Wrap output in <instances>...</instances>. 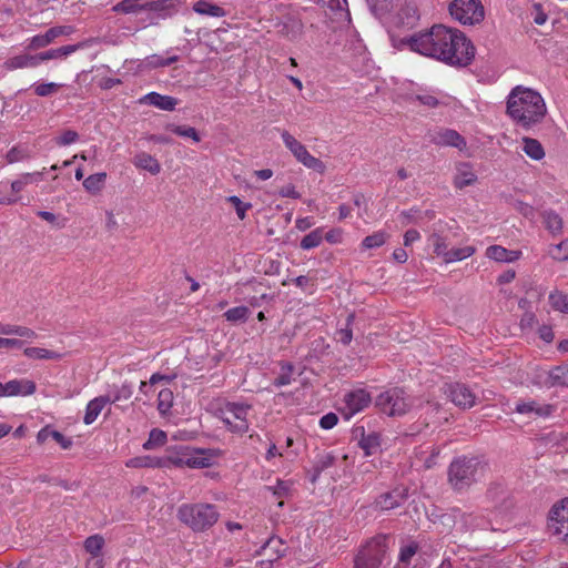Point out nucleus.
<instances>
[{
	"instance_id": "1",
	"label": "nucleus",
	"mask_w": 568,
	"mask_h": 568,
	"mask_svg": "<svg viewBox=\"0 0 568 568\" xmlns=\"http://www.w3.org/2000/svg\"><path fill=\"white\" fill-rule=\"evenodd\" d=\"M396 49H409L452 67H467L475 58V48L465 34L454 28L435 24L404 38L390 36Z\"/></svg>"
},
{
	"instance_id": "2",
	"label": "nucleus",
	"mask_w": 568,
	"mask_h": 568,
	"mask_svg": "<svg viewBox=\"0 0 568 568\" xmlns=\"http://www.w3.org/2000/svg\"><path fill=\"white\" fill-rule=\"evenodd\" d=\"M506 113L517 126L530 130L544 121L547 106L538 91L516 85L507 97Z\"/></svg>"
},
{
	"instance_id": "3",
	"label": "nucleus",
	"mask_w": 568,
	"mask_h": 568,
	"mask_svg": "<svg viewBox=\"0 0 568 568\" xmlns=\"http://www.w3.org/2000/svg\"><path fill=\"white\" fill-rule=\"evenodd\" d=\"M485 467L473 457H458L454 459L448 468V483L456 491L468 489L484 476Z\"/></svg>"
},
{
	"instance_id": "4",
	"label": "nucleus",
	"mask_w": 568,
	"mask_h": 568,
	"mask_svg": "<svg viewBox=\"0 0 568 568\" xmlns=\"http://www.w3.org/2000/svg\"><path fill=\"white\" fill-rule=\"evenodd\" d=\"M219 511L212 504H183L178 508V519L193 531H204L219 519Z\"/></svg>"
},
{
	"instance_id": "5",
	"label": "nucleus",
	"mask_w": 568,
	"mask_h": 568,
	"mask_svg": "<svg viewBox=\"0 0 568 568\" xmlns=\"http://www.w3.org/2000/svg\"><path fill=\"white\" fill-rule=\"evenodd\" d=\"M252 406L246 403L226 402L217 409V417L232 433L244 434L248 432V415Z\"/></svg>"
},
{
	"instance_id": "6",
	"label": "nucleus",
	"mask_w": 568,
	"mask_h": 568,
	"mask_svg": "<svg viewBox=\"0 0 568 568\" xmlns=\"http://www.w3.org/2000/svg\"><path fill=\"white\" fill-rule=\"evenodd\" d=\"M376 406L387 416L398 417L414 407V400L404 389L395 387L381 393L376 398Z\"/></svg>"
},
{
	"instance_id": "7",
	"label": "nucleus",
	"mask_w": 568,
	"mask_h": 568,
	"mask_svg": "<svg viewBox=\"0 0 568 568\" xmlns=\"http://www.w3.org/2000/svg\"><path fill=\"white\" fill-rule=\"evenodd\" d=\"M386 536H376L369 540L357 554L354 568H379L387 552Z\"/></svg>"
},
{
	"instance_id": "8",
	"label": "nucleus",
	"mask_w": 568,
	"mask_h": 568,
	"mask_svg": "<svg viewBox=\"0 0 568 568\" xmlns=\"http://www.w3.org/2000/svg\"><path fill=\"white\" fill-rule=\"evenodd\" d=\"M450 16L462 24H476L484 20L485 10L479 0H453Z\"/></svg>"
},
{
	"instance_id": "9",
	"label": "nucleus",
	"mask_w": 568,
	"mask_h": 568,
	"mask_svg": "<svg viewBox=\"0 0 568 568\" xmlns=\"http://www.w3.org/2000/svg\"><path fill=\"white\" fill-rule=\"evenodd\" d=\"M281 136L284 145L292 152V154L300 163H302L307 169L314 170L315 172H325L326 166L324 162L313 156L307 151L305 145L297 141L292 134H290L287 131H283Z\"/></svg>"
},
{
	"instance_id": "10",
	"label": "nucleus",
	"mask_w": 568,
	"mask_h": 568,
	"mask_svg": "<svg viewBox=\"0 0 568 568\" xmlns=\"http://www.w3.org/2000/svg\"><path fill=\"white\" fill-rule=\"evenodd\" d=\"M548 529L568 542V497L556 501L548 513Z\"/></svg>"
},
{
	"instance_id": "11",
	"label": "nucleus",
	"mask_w": 568,
	"mask_h": 568,
	"mask_svg": "<svg viewBox=\"0 0 568 568\" xmlns=\"http://www.w3.org/2000/svg\"><path fill=\"white\" fill-rule=\"evenodd\" d=\"M371 403V394L366 389L356 388L344 395L338 410L346 420H349L353 416L366 409Z\"/></svg>"
},
{
	"instance_id": "12",
	"label": "nucleus",
	"mask_w": 568,
	"mask_h": 568,
	"mask_svg": "<svg viewBox=\"0 0 568 568\" xmlns=\"http://www.w3.org/2000/svg\"><path fill=\"white\" fill-rule=\"evenodd\" d=\"M443 518L448 520L454 519L455 524H459V529L463 531L488 528V521L484 516L473 513H462L459 508H453L450 514L444 515Z\"/></svg>"
},
{
	"instance_id": "13",
	"label": "nucleus",
	"mask_w": 568,
	"mask_h": 568,
	"mask_svg": "<svg viewBox=\"0 0 568 568\" xmlns=\"http://www.w3.org/2000/svg\"><path fill=\"white\" fill-rule=\"evenodd\" d=\"M444 393L456 406L463 409H469L476 403V395L465 384H447L444 388Z\"/></svg>"
},
{
	"instance_id": "14",
	"label": "nucleus",
	"mask_w": 568,
	"mask_h": 568,
	"mask_svg": "<svg viewBox=\"0 0 568 568\" xmlns=\"http://www.w3.org/2000/svg\"><path fill=\"white\" fill-rule=\"evenodd\" d=\"M419 9L415 1H406L393 19L394 27L398 29H413L419 21Z\"/></svg>"
},
{
	"instance_id": "15",
	"label": "nucleus",
	"mask_w": 568,
	"mask_h": 568,
	"mask_svg": "<svg viewBox=\"0 0 568 568\" xmlns=\"http://www.w3.org/2000/svg\"><path fill=\"white\" fill-rule=\"evenodd\" d=\"M355 438H358V446L363 449L365 456H373L381 452L382 438L379 433H366L363 426H357L353 430Z\"/></svg>"
},
{
	"instance_id": "16",
	"label": "nucleus",
	"mask_w": 568,
	"mask_h": 568,
	"mask_svg": "<svg viewBox=\"0 0 568 568\" xmlns=\"http://www.w3.org/2000/svg\"><path fill=\"white\" fill-rule=\"evenodd\" d=\"M478 178L476 172L474 171L473 164L469 162H457L455 164V173L453 176V185L463 190L466 186L474 185L477 182Z\"/></svg>"
},
{
	"instance_id": "17",
	"label": "nucleus",
	"mask_w": 568,
	"mask_h": 568,
	"mask_svg": "<svg viewBox=\"0 0 568 568\" xmlns=\"http://www.w3.org/2000/svg\"><path fill=\"white\" fill-rule=\"evenodd\" d=\"M432 142L439 146H453L464 151L467 146L466 140L455 130L440 129L432 135Z\"/></svg>"
},
{
	"instance_id": "18",
	"label": "nucleus",
	"mask_w": 568,
	"mask_h": 568,
	"mask_svg": "<svg viewBox=\"0 0 568 568\" xmlns=\"http://www.w3.org/2000/svg\"><path fill=\"white\" fill-rule=\"evenodd\" d=\"M405 488H396L389 493L382 494L375 501L374 507L382 511L394 509L400 506L407 498Z\"/></svg>"
},
{
	"instance_id": "19",
	"label": "nucleus",
	"mask_w": 568,
	"mask_h": 568,
	"mask_svg": "<svg viewBox=\"0 0 568 568\" xmlns=\"http://www.w3.org/2000/svg\"><path fill=\"white\" fill-rule=\"evenodd\" d=\"M140 104H149L163 111H173L179 100L171 95H162L158 92H150L139 100Z\"/></svg>"
},
{
	"instance_id": "20",
	"label": "nucleus",
	"mask_w": 568,
	"mask_h": 568,
	"mask_svg": "<svg viewBox=\"0 0 568 568\" xmlns=\"http://www.w3.org/2000/svg\"><path fill=\"white\" fill-rule=\"evenodd\" d=\"M6 397L28 396L36 392V384L29 379H12L4 384Z\"/></svg>"
},
{
	"instance_id": "21",
	"label": "nucleus",
	"mask_w": 568,
	"mask_h": 568,
	"mask_svg": "<svg viewBox=\"0 0 568 568\" xmlns=\"http://www.w3.org/2000/svg\"><path fill=\"white\" fill-rule=\"evenodd\" d=\"M39 65L37 54L22 53L7 59L3 67L8 71L33 69Z\"/></svg>"
},
{
	"instance_id": "22",
	"label": "nucleus",
	"mask_w": 568,
	"mask_h": 568,
	"mask_svg": "<svg viewBox=\"0 0 568 568\" xmlns=\"http://www.w3.org/2000/svg\"><path fill=\"white\" fill-rule=\"evenodd\" d=\"M285 551L286 548L284 547V542L281 538L270 537L256 554L277 561L285 555Z\"/></svg>"
},
{
	"instance_id": "23",
	"label": "nucleus",
	"mask_w": 568,
	"mask_h": 568,
	"mask_svg": "<svg viewBox=\"0 0 568 568\" xmlns=\"http://www.w3.org/2000/svg\"><path fill=\"white\" fill-rule=\"evenodd\" d=\"M83 47L82 43L69 44L57 49H50L48 51L37 54L38 63L53 59H65L71 53L78 51Z\"/></svg>"
},
{
	"instance_id": "24",
	"label": "nucleus",
	"mask_w": 568,
	"mask_h": 568,
	"mask_svg": "<svg viewBox=\"0 0 568 568\" xmlns=\"http://www.w3.org/2000/svg\"><path fill=\"white\" fill-rule=\"evenodd\" d=\"M109 404V399L102 395L90 400L85 407L83 422L85 425H91L95 422L102 409Z\"/></svg>"
},
{
	"instance_id": "25",
	"label": "nucleus",
	"mask_w": 568,
	"mask_h": 568,
	"mask_svg": "<svg viewBox=\"0 0 568 568\" xmlns=\"http://www.w3.org/2000/svg\"><path fill=\"white\" fill-rule=\"evenodd\" d=\"M486 256L496 262H514L519 258V251H509L500 245H491L486 250Z\"/></svg>"
},
{
	"instance_id": "26",
	"label": "nucleus",
	"mask_w": 568,
	"mask_h": 568,
	"mask_svg": "<svg viewBox=\"0 0 568 568\" xmlns=\"http://www.w3.org/2000/svg\"><path fill=\"white\" fill-rule=\"evenodd\" d=\"M516 412L519 414H535L536 416L547 417L552 412L551 405H539L535 400L520 402L516 405Z\"/></svg>"
},
{
	"instance_id": "27",
	"label": "nucleus",
	"mask_w": 568,
	"mask_h": 568,
	"mask_svg": "<svg viewBox=\"0 0 568 568\" xmlns=\"http://www.w3.org/2000/svg\"><path fill=\"white\" fill-rule=\"evenodd\" d=\"M133 164L136 168L145 170L153 175L159 174L161 171V164L159 161L145 152L138 153L133 159Z\"/></svg>"
},
{
	"instance_id": "28",
	"label": "nucleus",
	"mask_w": 568,
	"mask_h": 568,
	"mask_svg": "<svg viewBox=\"0 0 568 568\" xmlns=\"http://www.w3.org/2000/svg\"><path fill=\"white\" fill-rule=\"evenodd\" d=\"M125 466L130 468H163L164 462L161 457L138 456L126 460Z\"/></svg>"
},
{
	"instance_id": "29",
	"label": "nucleus",
	"mask_w": 568,
	"mask_h": 568,
	"mask_svg": "<svg viewBox=\"0 0 568 568\" xmlns=\"http://www.w3.org/2000/svg\"><path fill=\"white\" fill-rule=\"evenodd\" d=\"M521 143L523 151L530 159L539 161L545 158V150L538 140L525 136L523 138Z\"/></svg>"
},
{
	"instance_id": "30",
	"label": "nucleus",
	"mask_w": 568,
	"mask_h": 568,
	"mask_svg": "<svg viewBox=\"0 0 568 568\" xmlns=\"http://www.w3.org/2000/svg\"><path fill=\"white\" fill-rule=\"evenodd\" d=\"M193 10L201 16H209V17H215V18H222L224 17L225 10L214 3H211L206 0H199L193 4Z\"/></svg>"
},
{
	"instance_id": "31",
	"label": "nucleus",
	"mask_w": 568,
	"mask_h": 568,
	"mask_svg": "<svg viewBox=\"0 0 568 568\" xmlns=\"http://www.w3.org/2000/svg\"><path fill=\"white\" fill-rule=\"evenodd\" d=\"M146 0H122L113 6L112 10L116 13L131 14L145 11Z\"/></svg>"
},
{
	"instance_id": "32",
	"label": "nucleus",
	"mask_w": 568,
	"mask_h": 568,
	"mask_svg": "<svg viewBox=\"0 0 568 568\" xmlns=\"http://www.w3.org/2000/svg\"><path fill=\"white\" fill-rule=\"evenodd\" d=\"M186 467L189 468H206L212 465V458L206 456L203 450L191 452L186 449Z\"/></svg>"
},
{
	"instance_id": "33",
	"label": "nucleus",
	"mask_w": 568,
	"mask_h": 568,
	"mask_svg": "<svg viewBox=\"0 0 568 568\" xmlns=\"http://www.w3.org/2000/svg\"><path fill=\"white\" fill-rule=\"evenodd\" d=\"M23 354L31 359H53L59 361L63 358V354L54 351H50L42 347H27Z\"/></svg>"
},
{
	"instance_id": "34",
	"label": "nucleus",
	"mask_w": 568,
	"mask_h": 568,
	"mask_svg": "<svg viewBox=\"0 0 568 568\" xmlns=\"http://www.w3.org/2000/svg\"><path fill=\"white\" fill-rule=\"evenodd\" d=\"M542 223L545 227L554 235L562 232V219L552 210L544 211Z\"/></svg>"
},
{
	"instance_id": "35",
	"label": "nucleus",
	"mask_w": 568,
	"mask_h": 568,
	"mask_svg": "<svg viewBox=\"0 0 568 568\" xmlns=\"http://www.w3.org/2000/svg\"><path fill=\"white\" fill-rule=\"evenodd\" d=\"M57 38V31H52L50 28L43 34H37L29 39V43L27 49L29 50H38L48 47Z\"/></svg>"
},
{
	"instance_id": "36",
	"label": "nucleus",
	"mask_w": 568,
	"mask_h": 568,
	"mask_svg": "<svg viewBox=\"0 0 568 568\" xmlns=\"http://www.w3.org/2000/svg\"><path fill=\"white\" fill-rule=\"evenodd\" d=\"M475 252H476V247L473 245L449 248V252L447 253V256L444 260V263L449 264V263H455V262L466 260V258L470 257L471 255H474Z\"/></svg>"
},
{
	"instance_id": "37",
	"label": "nucleus",
	"mask_w": 568,
	"mask_h": 568,
	"mask_svg": "<svg viewBox=\"0 0 568 568\" xmlns=\"http://www.w3.org/2000/svg\"><path fill=\"white\" fill-rule=\"evenodd\" d=\"M389 239V235L384 231H377L373 233L372 235H368L363 239L361 243V247L363 250H372L383 246L387 240Z\"/></svg>"
},
{
	"instance_id": "38",
	"label": "nucleus",
	"mask_w": 568,
	"mask_h": 568,
	"mask_svg": "<svg viewBox=\"0 0 568 568\" xmlns=\"http://www.w3.org/2000/svg\"><path fill=\"white\" fill-rule=\"evenodd\" d=\"M281 32L285 34L288 39L295 40L301 37L303 33V23L301 20L295 18H288L283 27Z\"/></svg>"
},
{
	"instance_id": "39",
	"label": "nucleus",
	"mask_w": 568,
	"mask_h": 568,
	"mask_svg": "<svg viewBox=\"0 0 568 568\" xmlns=\"http://www.w3.org/2000/svg\"><path fill=\"white\" fill-rule=\"evenodd\" d=\"M323 239H324L323 229L317 227V229L313 230L312 232H310L308 234H306L302 239L300 246L302 250H305V251L312 250V248L320 246Z\"/></svg>"
},
{
	"instance_id": "40",
	"label": "nucleus",
	"mask_w": 568,
	"mask_h": 568,
	"mask_svg": "<svg viewBox=\"0 0 568 568\" xmlns=\"http://www.w3.org/2000/svg\"><path fill=\"white\" fill-rule=\"evenodd\" d=\"M133 394V387L130 383H123L120 387L104 395L109 399V404L120 400H128Z\"/></svg>"
},
{
	"instance_id": "41",
	"label": "nucleus",
	"mask_w": 568,
	"mask_h": 568,
	"mask_svg": "<svg viewBox=\"0 0 568 568\" xmlns=\"http://www.w3.org/2000/svg\"><path fill=\"white\" fill-rule=\"evenodd\" d=\"M428 241L432 243L436 256L440 257L444 261L447 256V253L449 252L446 239L442 236L439 233L434 232L433 234L429 235Z\"/></svg>"
},
{
	"instance_id": "42",
	"label": "nucleus",
	"mask_w": 568,
	"mask_h": 568,
	"mask_svg": "<svg viewBox=\"0 0 568 568\" xmlns=\"http://www.w3.org/2000/svg\"><path fill=\"white\" fill-rule=\"evenodd\" d=\"M355 320L354 313L348 314L346 318L345 327H341L335 333V338L337 342L342 343L343 345H348L353 339V329L352 324Z\"/></svg>"
},
{
	"instance_id": "43",
	"label": "nucleus",
	"mask_w": 568,
	"mask_h": 568,
	"mask_svg": "<svg viewBox=\"0 0 568 568\" xmlns=\"http://www.w3.org/2000/svg\"><path fill=\"white\" fill-rule=\"evenodd\" d=\"M105 179V173L91 174L83 181V187L90 193H98L102 190Z\"/></svg>"
},
{
	"instance_id": "44",
	"label": "nucleus",
	"mask_w": 568,
	"mask_h": 568,
	"mask_svg": "<svg viewBox=\"0 0 568 568\" xmlns=\"http://www.w3.org/2000/svg\"><path fill=\"white\" fill-rule=\"evenodd\" d=\"M251 312L246 306H236L227 310L224 313V317L231 323H244L247 321Z\"/></svg>"
},
{
	"instance_id": "45",
	"label": "nucleus",
	"mask_w": 568,
	"mask_h": 568,
	"mask_svg": "<svg viewBox=\"0 0 568 568\" xmlns=\"http://www.w3.org/2000/svg\"><path fill=\"white\" fill-rule=\"evenodd\" d=\"M549 303L555 311L568 314V294L555 291L549 294Z\"/></svg>"
},
{
	"instance_id": "46",
	"label": "nucleus",
	"mask_w": 568,
	"mask_h": 568,
	"mask_svg": "<svg viewBox=\"0 0 568 568\" xmlns=\"http://www.w3.org/2000/svg\"><path fill=\"white\" fill-rule=\"evenodd\" d=\"M103 546L104 538L99 534L92 535L84 540V549L91 556H101Z\"/></svg>"
},
{
	"instance_id": "47",
	"label": "nucleus",
	"mask_w": 568,
	"mask_h": 568,
	"mask_svg": "<svg viewBox=\"0 0 568 568\" xmlns=\"http://www.w3.org/2000/svg\"><path fill=\"white\" fill-rule=\"evenodd\" d=\"M318 2L322 3L323 7H326L337 13L339 18L349 17L347 0H318Z\"/></svg>"
},
{
	"instance_id": "48",
	"label": "nucleus",
	"mask_w": 568,
	"mask_h": 568,
	"mask_svg": "<svg viewBox=\"0 0 568 568\" xmlns=\"http://www.w3.org/2000/svg\"><path fill=\"white\" fill-rule=\"evenodd\" d=\"M173 405V392L170 388H163L158 394V410L165 415Z\"/></svg>"
},
{
	"instance_id": "49",
	"label": "nucleus",
	"mask_w": 568,
	"mask_h": 568,
	"mask_svg": "<svg viewBox=\"0 0 568 568\" xmlns=\"http://www.w3.org/2000/svg\"><path fill=\"white\" fill-rule=\"evenodd\" d=\"M161 458L164 462L163 468H168L170 466L186 467V449L170 453L168 456Z\"/></svg>"
},
{
	"instance_id": "50",
	"label": "nucleus",
	"mask_w": 568,
	"mask_h": 568,
	"mask_svg": "<svg viewBox=\"0 0 568 568\" xmlns=\"http://www.w3.org/2000/svg\"><path fill=\"white\" fill-rule=\"evenodd\" d=\"M179 60L178 55H172L169 58H163L159 54H152L144 60V64L148 68H163L171 65L172 63L176 62Z\"/></svg>"
},
{
	"instance_id": "51",
	"label": "nucleus",
	"mask_w": 568,
	"mask_h": 568,
	"mask_svg": "<svg viewBox=\"0 0 568 568\" xmlns=\"http://www.w3.org/2000/svg\"><path fill=\"white\" fill-rule=\"evenodd\" d=\"M168 130L179 136L192 139L194 142H200L201 140L197 131L192 126L170 124L168 125Z\"/></svg>"
},
{
	"instance_id": "52",
	"label": "nucleus",
	"mask_w": 568,
	"mask_h": 568,
	"mask_svg": "<svg viewBox=\"0 0 568 568\" xmlns=\"http://www.w3.org/2000/svg\"><path fill=\"white\" fill-rule=\"evenodd\" d=\"M61 87H62L61 83L47 82V83H34L32 85V89L38 97L44 98V97H50V95L57 93Z\"/></svg>"
},
{
	"instance_id": "53",
	"label": "nucleus",
	"mask_w": 568,
	"mask_h": 568,
	"mask_svg": "<svg viewBox=\"0 0 568 568\" xmlns=\"http://www.w3.org/2000/svg\"><path fill=\"white\" fill-rule=\"evenodd\" d=\"M293 365L290 363H284L281 365V373L280 375L274 379L273 385L276 387H282L285 385H290L293 381Z\"/></svg>"
},
{
	"instance_id": "54",
	"label": "nucleus",
	"mask_w": 568,
	"mask_h": 568,
	"mask_svg": "<svg viewBox=\"0 0 568 568\" xmlns=\"http://www.w3.org/2000/svg\"><path fill=\"white\" fill-rule=\"evenodd\" d=\"M166 442V434L160 429H152L149 439L143 444L144 449H152L155 446H162Z\"/></svg>"
},
{
	"instance_id": "55",
	"label": "nucleus",
	"mask_w": 568,
	"mask_h": 568,
	"mask_svg": "<svg viewBox=\"0 0 568 568\" xmlns=\"http://www.w3.org/2000/svg\"><path fill=\"white\" fill-rule=\"evenodd\" d=\"M41 175H42V173H40V172L23 174L20 179L16 180L11 183L12 192H14V193L21 192L26 187V185L31 183L33 180H36V181L39 180L41 178Z\"/></svg>"
},
{
	"instance_id": "56",
	"label": "nucleus",
	"mask_w": 568,
	"mask_h": 568,
	"mask_svg": "<svg viewBox=\"0 0 568 568\" xmlns=\"http://www.w3.org/2000/svg\"><path fill=\"white\" fill-rule=\"evenodd\" d=\"M160 381H170V377L161 374H153L149 382H141L140 384V393L143 394L145 397H150L151 394L154 392L153 386L159 383Z\"/></svg>"
},
{
	"instance_id": "57",
	"label": "nucleus",
	"mask_w": 568,
	"mask_h": 568,
	"mask_svg": "<svg viewBox=\"0 0 568 568\" xmlns=\"http://www.w3.org/2000/svg\"><path fill=\"white\" fill-rule=\"evenodd\" d=\"M79 134L74 130H64L54 138V143L59 146H68L79 141Z\"/></svg>"
},
{
	"instance_id": "58",
	"label": "nucleus",
	"mask_w": 568,
	"mask_h": 568,
	"mask_svg": "<svg viewBox=\"0 0 568 568\" xmlns=\"http://www.w3.org/2000/svg\"><path fill=\"white\" fill-rule=\"evenodd\" d=\"M548 253L554 260L568 261V240L551 245Z\"/></svg>"
},
{
	"instance_id": "59",
	"label": "nucleus",
	"mask_w": 568,
	"mask_h": 568,
	"mask_svg": "<svg viewBox=\"0 0 568 568\" xmlns=\"http://www.w3.org/2000/svg\"><path fill=\"white\" fill-rule=\"evenodd\" d=\"M226 201L229 203H231L235 211H236V214H237V217L240 220H244L245 216H246V212L252 207V204L251 203H245L243 202L239 196L236 195H231L226 199Z\"/></svg>"
},
{
	"instance_id": "60",
	"label": "nucleus",
	"mask_w": 568,
	"mask_h": 568,
	"mask_svg": "<svg viewBox=\"0 0 568 568\" xmlns=\"http://www.w3.org/2000/svg\"><path fill=\"white\" fill-rule=\"evenodd\" d=\"M418 545L416 542H410L402 547L399 551L398 562L404 565H410V560L416 555Z\"/></svg>"
},
{
	"instance_id": "61",
	"label": "nucleus",
	"mask_w": 568,
	"mask_h": 568,
	"mask_svg": "<svg viewBox=\"0 0 568 568\" xmlns=\"http://www.w3.org/2000/svg\"><path fill=\"white\" fill-rule=\"evenodd\" d=\"M422 211L419 209H410L407 211L400 212L398 219L403 225H408L409 223H416L420 220Z\"/></svg>"
},
{
	"instance_id": "62",
	"label": "nucleus",
	"mask_w": 568,
	"mask_h": 568,
	"mask_svg": "<svg viewBox=\"0 0 568 568\" xmlns=\"http://www.w3.org/2000/svg\"><path fill=\"white\" fill-rule=\"evenodd\" d=\"M10 335H17L29 341L37 338V333L34 331L29 327L19 325H11Z\"/></svg>"
},
{
	"instance_id": "63",
	"label": "nucleus",
	"mask_w": 568,
	"mask_h": 568,
	"mask_svg": "<svg viewBox=\"0 0 568 568\" xmlns=\"http://www.w3.org/2000/svg\"><path fill=\"white\" fill-rule=\"evenodd\" d=\"M172 7L171 0H158L150 1L146 0L145 11H154V12H165Z\"/></svg>"
},
{
	"instance_id": "64",
	"label": "nucleus",
	"mask_w": 568,
	"mask_h": 568,
	"mask_svg": "<svg viewBox=\"0 0 568 568\" xmlns=\"http://www.w3.org/2000/svg\"><path fill=\"white\" fill-rule=\"evenodd\" d=\"M551 377L559 384L568 386V365L556 367L551 372Z\"/></svg>"
}]
</instances>
